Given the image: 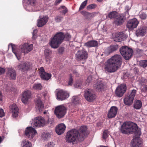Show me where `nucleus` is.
Returning <instances> with one entry per match:
<instances>
[{
	"mask_svg": "<svg viewBox=\"0 0 147 147\" xmlns=\"http://www.w3.org/2000/svg\"><path fill=\"white\" fill-rule=\"evenodd\" d=\"M114 40L117 42H120L125 40L127 37L126 35L123 32H120L115 35Z\"/></svg>",
	"mask_w": 147,
	"mask_h": 147,
	"instance_id": "412c9836",
	"label": "nucleus"
},
{
	"mask_svg": "<svg viewBox=\"0 0 147 147\" xmlns=\"http://www.w3.org/2000/svg\"><path fill=\"white\" fill-rule=\"evenodd\" d=\"M98 42L96 40H90L85 43L84 46L88 47H96L98 46Z\"/></svg>",
	"mask_w": 147,
	"mask_h": 147,
	"instance_id": "473e14b6",
	"label": "nucleus"
},
{
	"mask_svg": "<svg viewBox=\"0 0 147 147\" xmlns=\"http://www.w3.org/2000/svg\"><path fill=\"white\" fill-rule=\"evenodd\" d=\"M65 140L67 142H73L77 140H79L78 130L76 129H72L68 131L67 133Z\"/></svg>",
	"mask_w": 147,
	"mask_h": 147,
	"instance_id": "423d86ee",
	"label": "nucleus"
},
{
	"mask_svg": "<svg viewBox=\"0 0 147 147\" xmlns=\"http://www.w3.org/2000/svg\"><path fill=\"white\" fill-rule=\"evenodd\" d=\"M118 109L116 107L112 106L111 107L108 114V117L109 118L115 117L116 115Z\"/></svg>",
	"mask_w": 147,
	"mask_h": 147,
	"instance_id": "4be33fe9",
	"label": "nucleus"
},
{
	"mask_svg": "<svg viewBox=\"0 0 147 147\" xmlns=\"http://www.w3.org/2000/svg\"><path fill=\"white\" fill-rule=\"evenodd\" d=\"M36 108L37 111L41 112L44 109V104L40 99L37 100L36 105Z\"/></svg>",
	"mask_w": 147,
	"mask_h": 147,
	"instance_id": "bb28decb",
	"label": "nucleus"
},
{
	"mask_svg": "<svg viewBox=\"0 0 147 147\" xmlns=\"http://www.w3.org/2000/svg\"><path fill=\"white\" fill-rule=\"evenodd\" d=\"M64 51V48L63 47H60L59 49V53H61L63 52Z\"/></svg>",
	"mask_w": 147,
	"mask_h": 147,
	"instance_id": "13d9d810",
	"label": "nucleus"
},
{
	"mask_svg": "<svg viewBox=\"0 0 147 147\" xmlns=\"http://www.w3.org/2000/svg\"><path fill=\"white\" fill-rule=\"evenodd\" d=\"M139 65L143 67H145L147 66V60H141L139 61Z\"/></svg>",
	"mask_w": 147,
	"mask_h": 147,
	"instance_id": "a19ab883",
	"label": "nucleus"
},
{
	"mask_svg": "<svg viewBox=\"0 0 147 147\" xmlns=\"http://www.w3.org/2000/svg\"><path fill=\"white\" fill-rule=\"evenodd\" d=\"M59 8L60 9H63L60 11V12L62 13L63 15H65L68 11L67 9L64 6H61Z\"/></svg>",
	"mask_w": 147,
	"mask_h": 147,
	"instance_id": "37998d69",
	"label": "nucleus"
},
{
	"mask_svg": "<svg viewBox=\"0 0 147 147\" xmlns=\"http://www.w3.org/2000/svg\"><path fill=\"white\" fill-rule=\"evenodd\" d=\"M87 128L86 126H82L80 127L78 132V136L79 137V140H82L88 135V133L87 131Z\"/></svg>",
	"mask_w": 147,
	"mask_h": 147,
	"instance_id": "4468645a",
	"label": "nucleus"
},
{
	"mask_svg": "<svg viewBox=\"0 0 147 147\" xmlns=\"http://www.w3.org/2000/svg\"><path fill=\"white\" fill-rule=\"evenodd\" d=\"M5 115V113L3 110L2 109L0 108V117H2Z\"/></svg>",
	"mask_w": 147,
	"mask_h": 147,
	"instance_id": "603ef678",
	"label": "nucleus"
},
{
	"mask_svg": "<svg viewBox=\"0 0 147 147\" xmlns=\"http://www.w3.org/2000/svg\"><path fill=\"white\" fill-rule=\"evenodd\" d=\"M63 19V17L61 15H58L56 16L55 20L56 22H61Z\"/></svg>",
	"mask_w": 147,
	"mask_h": 147,
	"instance_id": "ea45409f",
	"label": "nucleus"
},
{
	"mask_svg": "<svg viewBox=\"0 0 147 147\" xmlns=\"http://www.w3.org/2000/svg\"><path fill=\"white\" fill-rule=\"evenodd\" d=\"M122 62V57L120 55H114L105 62L104 71L106 73L115 72L121 66Z\"/></svg>",
	"mask_w": 147,
	"mask_h": 147,
	"instance_id": "f03ea898",
	"label": "nucleus"
},
{
	"mask_svg": "<svg viewBox=\"0 0 147 147\" xmlns=\"http://www.w3.org/2000/svg\"><path fill=\"white\" fill-rule=\"evenodd\" d=\"M97 0L99 2H101L103 1V0Z\"/></svg>",
	"mask_w": 147,
	"mask_h": 147,
	"instance_id": "338daca9",
	"label": "nucleus"
},
{
	"mask_svg": "<svg viewBox=\"0 0 147 147\" xmlns=\"http://www.w3.org/2000/svg\"><path fill=\"white\" fill-rule=\"evenodd\" d=\"M92 79V76H89L87 78L86 81L88 82H90Z\"/></svg>",
	"mask_w": 147,
	"mask_h": 147,
	"instance_id": "4d7b16f0",
	"label": "nucleus"
},
{
	"mask_svg": "<svg viewBox=\"0 0 147 147\" xmlns=\"http://www.w3.org/2000/svg\"><path fill=\"white\" fill-rule=\"evenodd\" d=\"M125 19L126 18L123 15L119 14L114 20V22L117 26H120L123 24Z\"/></svg>",
	"mask_w": 147,
	"mask_h": 147,
	"instance_id": "a211bd4d",
	"label": "nucleus"
},
{
	"mask_svg": "<svg viewBox=\"0 0 147 147\" xmlns=\"http://www.w3.org/2000/svg\"><path fill=\"white\" fill-rule=\"evenodd\" d=\"M142 106V103L140 100H138L134 104V108L138 109H140Z\"/></svg>",
	"mask_w": 147,
	"mask_h": 147,
	"instance_id": "e433bc0d",
	"label": "nucleus"
},
{
	"mask_svg": "<svg viewBox=\"0 0 147 147\" xmlns=\"http://www.w3.org/2000/svg\"><path fill=\"white\" fill-rule=\"evenodd\" d=\"M22 145V147H32L31 143L26 139L23 140Z\"/></svg>",
	"mask_w": 147,
	"mask_h": 147,
	"instance_id": "f704fd0d",
	"label": "nucleus"
},
{
	"mask_svg": "<svg viewBox=\"0 0 147 147\" xmlns=\"http://www.w3.org/2000/svg\"><path fill=\"white\" fill-rule=\"evenodd\" d=\"M67 108L64 105H61L56 107L55 109V113L59 118L63 117L65 115Z\"/></svg>",
	"mask_w": 147,
	"mask_h": 147,
	"instance_id": "1a4fd4ad",
	"label": "nucleus"
},
{
	"mask_svg": "<svg viewBox=\"0 0 147 147\" xmlns=\"http://www.w3.org/2000/svg\"><path fill=\"white\" fill-rule=\"evenodd\" d=\"M45 124V121L44 118L38 116L34 118L32 120L31 124L32 127L26 128L24 133L27 138L32 141H35L37 139V132L36 129L32 127L38 128L43 126Z\"/></svg>",
	"mask_w": 147,
	"mask_h": 147,
	"instance_id": "f257e3e1",
	"label": "nucleus"
},
{
	"mask_svg": "<svg viewBox=\"0 0 147 147\" xmlns=\"http://www.w3.org/2000/svg\"><path fill=\"white\" fill-rule=\"evenodd\" d=\"M37 30L36 29H34V30L33 33H32L33 36L32 37V38H33V37H34V36L37 33Z\"/></svg>",
	"mask_w": 147,
	"mask_h": 147,
	"instance_id": "bf43d9fd",
	"label": "nucleus"
},
{
	"mask_svg": "<svg viewBox=\"0 0 147 147\" xmlns=\"http://www.w3.org/2000/svg\"><path fill=\"white\" fill-rule=\"evenodd\" d=\"M44 54L45 56V60L48 63H50L51 61V51L50 50L48 49H46L44 51Z\"/></svg>",
	"mask_w": 147,
	"mask_h": 147,
	"instance_id": "7c9ffc66",
	"label": "nucleus"
},
{
	"mask_svg": "<svg viewBox=\"0 0 147 147\" xmlns=\"http://www.w3.org/2000/svg\"><path fill=\"white\" fill-rule=\"evenodd\" d=\"M10 111L12 113V116L13 118L18 116L19 113V110L17 105L14 104H12L9 106Z\"/></svg>",
	"mask_w": 147,
	"mask_h": 147,
	"instance_id": "aec40b11",
	"label": "nucleus"
},
{
	"mask_svg": "<svg viewBox=\"0 0 147 147\" xmlns=\"http://www.w3.org/2000/svg\"><path fill=\"white\" fill-rule=\"evenodd\" d=\"M69 77L70 78L68 83V85L69 86H71L73 83V79L72 78V76L71 74L70 75Z\"/></svg>",
	"mask_w": 147,
	"mask_h": 147,
	"instance_id": "8fccbe9b",
	"label": "nucleus"
},
{
	"mask_svg": "<svg viewBox=\"0 0 147 147\" xmlns=\"http://www.w3.org/2000/svg\"><path fill=\"white\" fill-rule=\"evenodd\" d=\"M39 74L41 79L46 80H49L51 76L50 74L46 72L43 67H40L39 69Z\"/></svg>",
	"mask_w": 147,
	"mask_h": 147,
	"instance_id": "2eb2a0df",
	"label": "nucleus"
},
{
	"mask_svg": "<svg viewBox=\"0 0 147 147\" xmlns=\"http://www.w3.org/2000/svg\"><path fill=\"white\" fill-rule=\"evenodd\" d=\"M136 91V90H135L134 89L132 90L131 91L130 94L128 96L134 100Z\"/></svg>",
	"mask_w": 147,
	"mask_h": 147,
	"instance_id": "c03bdc74",
	"label": "nucleus"
},
{
	"mask_svg": "<svg viewBox=\"0 0 147 147\" xmlns=\"http://www.w3.org/2000/svg\"><path fill=\"white\" fill-rule=\"evenodd\" d=\"M80 95L73 96L71 100L72 104L74 105L79 104L80 103Z\"/></svg>",
	"mask_w": 147,
	"mask_h": 147,
	"instance_id": "2f4dec72",
	"label": "nucleus"
},
{
	"mask_svg": "<svg viewBox=\"0 0 147 147\" xmlns=\"http://www.w3.org/2000/svg\"><path fill=\"white\" fill-rule=\"evenodd\" d=\"M62 0H56L55 2V3L56 4H58L61 2Z\"/></svg>",
	"mask_w": 147,
	"mask_h": 147,
	"instance_id": "680f3d73",
	"label": "nucleus"
},
{
	"mask_svg": "<svg viewBox=\"0 0 147 147\" xmlns=\"http://www.w3.org/2000/svg\"><path fill=\"white\" fill-rule=\"evenodd\" d=\"M96 6V5L95 4L93 3L92 4L88 5L87 7V9H92L94 8Z\"/></svg>",
	"mask_w": 147,
	"mask_h": 147,
	"instance_id": "49530a36",
	"label": "nucleus"
},
{
	"mask_svg": "<svg viewBox=\"0 0 147 147\" xmlns=\"http://www.w3.org/2000/svg\"><path fill=\"white\" fill-rule=\"evenodd\" d=\"M118 13L115 11L110 12L108 14V17L110 19L116 18L118 16Z\"/></svg>",
	"mask_w": 147,
	"mask_h": 147,
	"instance_id": "c9c22d12",
	"label": "nucleus"
},
{
	"mask_svg": "<svg viewBox=\"0 0 147 147\" xmlns=\"http://www.w3.org/2000/svg\"><path fill=\"white\" fill-rule=\"evenodd\" d=\"M139 17L141 20H145L147 17V15L145 13L141 12L140 14Z\"/></svg>",
	"mask_w": 147,
	"mask_h": 147,
	"instance_id": "79ce46f5",
	"label": "nucleus"
},
{
	"mask_svg": "<svg viewBox=\"0 0 147 147\" xmlns=\"http://www.w3.org/2000/svg\"><path fill=\"white\" fill-rule=\"evenodd\" d=\"M50 135V134L49 133L45 132L42 134L41 135V138L43 140H46L48 138Z\"/></svg>",
	"mask_w": 147,
	"mask_h": 147,
	"instance_id": "58836bf2",
	"label": "nucleus"
},
{
	"mask_svg": "<svg viewBox=\"0 0 147 147\" xmlns=\"http://www.w3.org/2000/svg\"><path fill=\"white\" fill-rule=\"evenodd\" d=\"M133 100V99L127 95L124 98V102L126 105H130L132 104Z\"/></svg>",
	"mask_w": 147,
	"mask_h": 147,
	"instance_id": "72a5a7b5",
	"label": "nucleus"
},
{
	"mask_svg": "<svg viewBox=\"0 0 147 147\" xmlns=\"http://www.w3.org/2000/svg\"><path fill=\"white\" fill-rule=\"evenodd\" d=\"M47 112L46 111H44V114H45L47 113Z\"/></svg>",
	"mask_w": 147,
	"mask_h": 147,
	"instance_id": "774afa93",
	"label": "nucleus"
},
{
	"mask_svg": "<svg viewBox=\"0 0 147 147\" xmlns=\"http://www.w3.org/2000/svg\"><path fill=\"white\" fill-rule=\"evenodd\" d=\"M55 92L56 94L57 99L59 100H64L69 96V94L66 91L63 90H56Z\"/></svg>",
	"mask_w": 147,
	"mask_h": 147,
	"instance_id": "9b49d317",
	"label": "nucleus"
},
{
	"mask_svg": "<svg viewBox=\"0 0 147 147\" xmlns=\"http://www.w3.org/2000/svg\"><path fill=\"white\" fill-rule=\"evenodd\" d=\"M74 74L76 76L78 77L79 76V74L75 70H74L73 71Z\"/></svg>",
	"mask_w": 147,
	"mask_h": 147,
	"instance_id": "052dcab7",
	"label": "nucleus"
},
{
	"mask_svg": "<svg viewBox=\"0 0 147 147\" xmlns=\"http://www.w3.org/2000/svg\"><path fill=\"white\" fill-rule=\"evenodd\" d=\"M7 75L10 79L12 80H15L16 76L15 70L12 67L7 69Z\"/></svg>",
	"mask_w": 147,
	"mask_h": 147,
	"instance_id": "5701e85b",
	"label": "nucleus"
},
{
	"mask_svg": "<svg viewBox=\"0 0 147 147\" xmlns=\"http://www.w3.org/2000/svg\"><path fill=\"white\" fill-rule=\"evenodd\" d=\"M54 144L53 142H49L45 145V147H54Z\"/></svg>",
	"mask_w": 147,
	"mask_h": 147,
	"instance_id": "3c124183",
	"label": "nucleus"
},
{
	"mask_svg": "<svg viewBox=\"0 0 147 147\" xmlns=\"http://www.w3.org/2000/svg\"><path fill=\"white\" fill-rule=\"evenodd\" d=\"M53 119H49V118L48 119V123L52 124H53Z\"/></svg>",
	"mask_w": 147,
	"mask_h": 147,
	"instance_id": "5fc2aeb1",
	"label": "nucleus"
},
{
	"mask_svg": "<svg viewBox=\"0 0 147 147\" xmlns=\"http://www.w3.org/2000/svg\"><path fill=\"white\" fill-rule=\"evenodd\" d=\"M5 71V69L4 68L0 67V75L4 73Z\"/></svg>",
	"mask_w": 147,
	"mask_h": 147,
	"instance_id": "6e6d98bb",
	"label": "nucleus"
},
{
	"mask_svg": "<svg viewBox=\"0 0 147 147\" xmlns=\"http://www.w3.org/2000/svg\"><path fill=\"white\" fill-rule=\"evenodd\" d=\"M48 18L46 16L42 17L40 16L37 20V26L41 27L45 25L48 21Z\"/></svg>",
	"mask_w": 147,
	"mask_h": 147,
	"instance_id": "b1692460",
	"label": "nucleus"
},
{
	"mask_svg": "<svg viewBox=\"0 0 147 147\" xmlns=\"http://www.w3.org/2000/svg\"><path fill=\"white\" fill-rule=\"evenodd\" d=\"M3 138L1 136H0V144L2 142L3 140Z\"/></svg>",
	"mask_w": 147,
	"mask_h": 147,
	"instance_id": "0e129e2a",
	"label": "nucleus"
},
{
	"mask_svg": "<svg viewBox=\"0 0 147 147\" xmlns=\"http://www.w3.org/2000/svg\"><path fill=\"white\" fill-rule=\"evenodd\" d=\"M9 47H11L13 52L14 54L17 59L19 60L21 58L22 53H24V54L28 53L30 52L33 49V45L32 44L24 43L20 46V48L21 52L17 51L16 49V46L11 43L9 45Z\"/></svg>",
	"mask_w": 147,
	"mask_h": 147,
	"instance_id": "39448f33",
	"label": "nucleus"
},
{
	"mask_svg": "<svg viewBox=\"0 0 147 147\" xmlns=\"http://www.w3.org/2000/svg\"><path fill=\"white\" fill-rule=\"evenodd\" d=\"M88 15L91 17H93L94 16L95 13H88L86 12Z\"/></svg>",
	"mask_w": 147,
	"mask_h": 147,
	"instance_id": "864d4df0",
	"label": "nucleus"
},
{
	"mask_svg": "<svg viewBox=\"0 0 147 147\" xmlns=\"http://www.w3.org/2000/svg\"><path fill=\"white\" fill-rule=\"evenodd\" d=\"M36 0H23V4L25 9L29 12L37 11L34 9L36 5Z\"/></svg>",
	"mask_w": 147,
	"mask_h": 147,
	"instance_id": "0eeeda50",
	"label": "nucleus"
},
{
	"mask_svg": "<svg viewBox=\"0 0 147 147\" xmlns=\"http://www.w3.org/2000/svg\"><path fill=\"white\" fill-rule=\"evenodd\" d=\"M144 89H145V90H147V85H146L145 86Z\"/></svg>",
	"mask_w": 147,
	"mask_h": 147,
	"instance_id": "69168bd1",
	"label": "nucleus"
},
{
	"mask_svg": "<svg viewBox=\"0 0 147 147\" xmlns=\"http://www.w3.org/2000/svg\"><path fill=\"white\" fill-rule=\"evenodd\" d=\"M139 24L138 20L135 18L131 19L128 21L127 27L129 29L132 30L136 28Z\"/></svg>",
	"mask_w": 147,
	"mask_h": 147,
	"instance_id": "dca6fc26",
	"label": "nucleus"
},
{
	"mask_svg": "<svg viewBox=\"0 0 147 147\" xmlns=\"http://www.w3.org/2000/svg\"><path fill=\"white\" fill-rule=\"evenodd\" d=\"M120 130L123 134H134L136 136H140L141 134L140 129L136 124L130 122H124L121 125Z\"/></svg>",
	"mask_w": 147,
	"mask_h": 147,
	"instance_id": "7ed1b4c3",
	"label": "nucleus"
},
{
	"mask_svg": "<svg viewBox=\"0 0 147 147\" xmlns=\"http://www.w3.org/2000/svg\"><path fill=\"white\" fill-rule=\"evenodd\" d=\"M131 142V147H140L142 146V142L138 138H134Z\"/></svg>",
	"mask_w": 147,
	"mask_h": 147,
	"instance_id": "cd10ccee",
	"label": "nucleus"
},
{
	"mask_svg": "<svg viewBox=\"0 0 147 147\" xmlns=\"http://www.w3.org/2000/svg\"><path fill=\"white\" fill-rule=\"evenodd\" d=\"M33 88L34 90H40L42 89V86L40 83H35L33 86Z\"/></svg>",
	"mask_w": 147,
	"mask_h": 147,
	"instance_id": "4c0bfd02",
	"label": "nucleus"
},
{
	"mask_svg": "<svg viewBox=\"0 0 147 147\" xmlns=\"http://www.w3.org/2000/svg\"><path fill=\"white\" fill-rule=\"evenodd\" d=\"M108 137V136L107 131L105 130L103 133L102 138L103 139H106Z\"/></svg>",
	"mask_w": 147,
	"mask_h": 147,
	"instance_id": "09e8293b",
	"label": "nucleus"
},
{
	"mask_svg": "<svg viewBox=\"0 0 147 147\" xmlns=\"http://www.w3.org/2000/svg\"><path fill=\"white\" fill-rule=\"evenodd\" d=\"M126 90L127 87L125 84H121L115 90L116 94L117 96L121 97L125 92Z\"/></svg>",
	"mask_w": 147,
	"mask_h": 147,
	"instance_id": "ddd939ff",
	"label": "nucleus"
},
{
	"mask_svg": "<svg viewBox=\"0 0 147 147\" xmlns=\"http://www.w3.org/2000/svg\"><path fill=\"white\" fill-rule=\"evenodd\" d=\"M120 52L123 58L127 60L130 59L133 54V50L125 46L121 47L120 49Z\"/></svg>",
	"mask_w": 147,
	"mask_h": 147,
	"instance_id": "6e6552de",
	"label": "nucleus"
},
{
	"mask_svg": "<svg viewBox=\"0 0 147 147\" xmlns=\"http://www.w3.org/2000/svg\"><path fill=\"white\" fill-rule=\"evenodd\" d=\"M31 63L29 62H26L22 64H19L18 65V68L23 71L28 70L31 67Z\"/></svg>",
	"mask_w": 147,
	"mask_h": 147,
	"instance_id": "6ab92c4d",
	"label": "nucleus"
},
{
	"mask_svg": "<svg viewBox=\"0 0 147 147\" xmlns=\"http://www.w3.org/2000/svg\"><path fill=\"white\" fill-rule=\"evenodd\" d=\"M75 57L78 61H85L88 57V53L85 50H80L76 53Z\"/></svg>",
	"mask_w": 147,
	"mask_h": 147,
	"instance_id": "9d476101",
	"label": "nucleus"
},
{
	"mask_svg": "<svg viewBox=\"0 0 147 147\" xmlns=\"http://www.w3.org/2000/svg\"><path fill=\"white\" fill-rule=\"evenodd\" d=\"M94 88L98 92L102 91L103 89V84L101 81H98L97 82L94 84Z\"/></svg>",
	"mask_w": 147,
	"mask_h": 147,
	"instance_id": "c756f323",
	"label": "nucleus"
},
{
	"mask_svg": "<svg viewBox=\"0 0 147 147\" xmlns=\"http://www.w3.org/2000/svg\"><path fill=\"white\" fill-rule=\"evenodd\" d=\"M82 82H80L76 83L74 84V86L76 88H82Z\"/></svg>",
	"mask_w": 147,
	"mask_h": 147,
	"instance_id": "de8ad7c7",
	"label": "nucleus"
},
{
	"mask_svg": "<svg viewBox=\"0 0 147 147\" xmlns=\"http://www.w3.org/2000/svg\"><path fill=\"white\" fill-rule=\"evenodd\" d=\"M66 126L64 124L61 123L59 124L56 128V133L59 135L63 134L65 130Z\"/></svg>",
	"mask_w": 147,
	"mask_h": 147,
	"instance_id": "a878e982",
	"label": "nucleus"
},
{
	"mask_svg": "<svg viewBox=\"0 0 147 147\" xmlns=\"http://www.w3.org/2000/svg\"><path fill=\"white\" fill-rule=\"evenodd\" d=\"M71 36L68 33H67L65 35L62 32H57L51 38L50 45L52 48L56 49L63 41L64 38L67 41L69 40Z\"/></svg>",
	"mask_w": 147,
	"mask_h": 147,
	"instance_id": "20e7f679",
	"label": "nucleus"
},
{
	"mask_svg": "<svg viewBox=\"0 0 147 147\" xmlns=\"http://www.w3.org/2000/svg\"><path fill=\"white\" fill-rule=\"evenodd\" d=\"M31 92L30 91L27 90L24 91L23 93L22 98V102L24 104H26L28 100L30 98Z\"/></svg>",
	"mask_w": 147,
	"mask_h": 147,
	"instance_id": "f3484780",
	"label": "nucleus"
},
{
	"mask_svg": "<svg viewBox=\"0 0 147 147\" xmlns=\"http://www.w3.org/2000/svg\"><path fill=\"white\" fill-rule=\"evenodd\" d=\"M130 9V7L128 6H126L125 7V9L127 11L129 10Z\"/></svg>",
	"mask_w": 147,
	"mask_h": 147,
	"instance_id": "e2e57ef3",
	"label": "nucleus"
},
{
	"mask_svg": "<svg viewBox=\"0 0 147 147\" xmlns=\"http://www.w3.org/2000/svg\"><path fill=\"white\" fill-rule=\"evenodd\" d=\"M87 2V0H86L82 3L79 8V11L83 9L84 8L86 5Z\"/></svg>",
	"mask_w": 147,
	"mask_h": 147,
	"instance_id": "a18cd8bd",
	"label": "nucleus"
},
{
	"mask_svg": "<svg viewBox=\"0 0 147 147\" xmlns=\"http://www.w3.org/2000/svg\"><path fill=\"white\" fill-rule=\"evenodd\" d=\"M118 48L117 45H111L107 48L105 51L107 54H109L116 51Z\"/></svg>",
	"mask_w": 147,
	"mask_h": 147,
	"instance_id": "c85d7f7f",
	"label": "nucleus"
},
{
	"mask_svg": "<svg viewBox=\"0 0 147 147\" xmlns=\"http://www.w3.org/2000/svg\"><path fill=\"white\" fill-rule=\"evenodd\" d=\"M84 96L85 99L88 101L92 102L95 98V95L93 91L90 89L86 90L84 91Z\"/></svg>",
	"mask_w": 147,
	"mask_h": 147,
	"instance_id": "f8f14e48",
	"label": "nucleus"
},
{
	"mask_svg": "<svg viewBox=\"0 0 147 147\" xmlns=\"http://www.w3.org/2000/svg\"><path fill=\"white\" fill-rule=\"evenodd\" d=\"M146 27L145 26H142L139 27L136 31V35L137 36H144L146 34Z\"/></svg>",
	"mask_w": 147,
	"mask_h": 147,
	"instance_id": "393cba45",
	"label": "nucleus"
}]
</instances>
